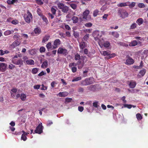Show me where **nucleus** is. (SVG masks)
<instances>
[{
    "instance_id": "obj_22",
    "label": "nucleus",
    "mask_w": 148,
    "mask_h": 148,
    "mask_svg": "<svg viewBox=\"0 0 148 148\" xmlns=\"http://www.w3.org/2000/svg\"><path fill=\"white\" fill-rule=\"evenodd\" d=\"M143 22V20L142 18H139L136 21V23L139 25L142 24Z\"/></svg>"
},
{
    "instance_id": "obj_5",
    "label": "nucleus",
    "mask_w": 148,
    "mask_h": 148,
    "mask_svg": "<svg viewBox=\"0 0 148 148\" xmlns=\"http://www.w3.org/2000/svg\"><path fill=\"white\" fill-rule=\"evenodd\" d=\"M89 11L88 10H86L83 13V18L86 20H89L91 18L90 15H89Z\"/></svg>"
},
{
    "instance_id": "obj_36",
    "label": "nucleus",
    "mask_w": 148,
    "mask_h": 148,
    "mask_svg": "<svg viewBox=\"0 0 148 148\" xmlns=\"http://www.w3.org/2000/svg\"><path fill=\"white\" fill-rule=\"evenodd\" d=\"M38 71V69L35 68L32 69V73L33 74H36L37 73Z\"/></svg>"
},
{
    "instance_id": "obj_44",
    "label": "nucleus",
    "mask_w": 148,
    "mask_h": 148,
    "mask_svg": "<svg viewBox=\"0 0 148 148\" xmlns=\"http://www.w3.org/2000/svg\"><path fill=\"white\" fill-rule=\"evenodd\" d=\"M29 54L31 55H34L36 53V52L35 49H32L29 51Z\"/></svg>"
},
{
    "instance_id": "obj_9",
    "label": "nucleus",
    "mask_w": 148,
    "mask_h": 148,
    "mask_svg": "<svg viewBox=\"0 0 148 148\" xmlns=\"http://www.w3.org/2000/svg\"><path fill=\"white\" fill-rule=\"evenodd\" d=\"M7 66V64L6 63L0 62V71L4 72L6 70Z\"/></svg>"
},
{
    "instance_id": "obj_60",
    "label": "nucleus",
    "mask_w": 148,
    "mask_h": 148,
    "mask_svg": "<svg viewBox=\"0 0 148 148\" xmlns=\"http://www.w3.org/2000/svg\"><path fill=\"white\" fill-rule=\"evenodd\" d=\"M72 99L71 98H67L65 99L66 102L69 103L71 101Z\"/></svg>"
},
{
    "instance_id": "obj_20",
    "label": "nucleus",
    "mask_w": 148,
    "mask_h": 148,
    "mask_svg": "<svg viewBox=\"0 0 148 148\" xmlns=\"http://www.w3.org/2000/svg\"><path fill=\"white\" fill-rule=\"evenodd\" d=\"M130 88H132L135 87L136 85V82L135 81H131L129 84Z\"/></svg>"
},
{
    "instance_id": "obj_21",
    "label": "nucleus",
    "mask_w": 148,
    "mask_h": 148,
    "mask_svg": "<svg viewBox=\"0 0 148 148\" xmlns=\"http://www.w3.org/2000/svg\"><path fill=\"white\" fill-rule=\"evenodd\" d=\"M48 65V61L46 60L44 61L41 65V67L42 68H46L47 67Z\"/></svg>"
},
{
    "instance_id": "obj_29",
    "label": "nucleus",
    "mask_w": 148,
    "mask_h": 148,
    "mask_svg": "<svg viewBox=\"0 0 148 148\" xmlns=\"http://www.w3.org/2000/svg\"><path fill=\"white\" fill-rule=\"evenodd\" d=\"M136 117L138 121L141 120L143 118L142 116L140 113H137L136 115Z\"/></svg>"
},
{
    "instance_id": "obj_38",
    "label": "nucleus",
    "mask_w": 148,
    "mask_h": 148,
    "mask_svg": "<svg viewBox=\"0 0 148 148\" xmlns=\"http://www.w3.org/2000/svg\"><path fill=\"white\" fill-rule=\"evenodd\" d=\"M110 52L108 50L104 51L103 52V54L104 56H109V55H110Z\"/></svg>"
},
{
    "instance_id": "obj_63",
    "label": "nucleus",
    "mask_w": 148,
    "mask_h": 148,
    "mask_svg": "<svg viewBox=\"0 0 148 148\" xmlns=\"http://www.w3.org/2000/svg\"><path fill=\"white\" fill-rule=\"evenodd\" d=\"M89 34H86L83 38L84 40H86L89 37Z\"/></svg>"
},
{
    "instance_id": "obj_25",
    "label": "nucleus",
    "mask_w": 148,
    "mask_h": 148,
    "mask_svg": "<svg viewBox=\"0 0 148 148\" xmlns=\"http://www.w3.org/2000/svg\"><path fill=\"white\" fill-rule=\"evenodd\" d=\"M20 44V42L17 40L15 41L12 44V46H13L14 47H15L19 45Z\"/></svg>"
},
{
    "instance_id": "obj_31",
    "label": "nucleus",
    "mask_w": 148,
    "mask_h": 148,
    "mask_svg": "<svg viewBox=\"0 0 148 148\" xmlns=\"http://www.w3.org/2000/svg\"><path fill=\"white\" fill-rule=\"evenodd\" d=\"M73 23H76L78 21V18L76 16H73L72 18Z\"/></svg>"
},
{
    "instance_id": "obj_48",
    "label": "nucleus",
    "mask_w": 148,
    "mask_h": 148,
    "mask_svg": "<svg viewBox=\"0 0 148 148\" xmlns=\"http://www.w3.org/2000/svg\"><path fill=\"white\" fill-rule=\"evenodd\" d=\"M70 5L71 7L73 9H75L77 7V5L76 4L72 3L70 4Z\"/></svg>"
},
{
    "instance_id": "obj_12",
    "label": "nucleus",
    "mask_w": 148,
    "mask_h": 148,
    "mask_svg": "<svg viewBox=\"0 0 148 148\" xmlns=\"http://www.w3.org/2000/svg\"><path fill=\"white\" fill-rule=\"evenodd\" d=\"M86 43L85 42L82 41L79 43V47L81 49L83 50L86 46Z\"/></svg>"
},
{
    "instance_id": "obj_17",
    "label": "nucleus",
    "mask_w": 148,
    "mask_h": 148,
    "mask_svg": "<svg viewBox=\"0 0 148 148\" xmlns=\"http://www.w3.org/2000/svg\"><path fill=\"white\" fill-rule=\"evenodd\" d=\"M138 44V42L136 40L132 41L129 44V46L130 47H134Z\"/></svg>"
},
{
    "instance_id": "obj_58",
    "label": "nucleus",
    "mask_w": 148,
    "mask_h": 148,
    "mask_svg": "<svg viewBox=\"0 0 148 148\" xmlns=\"http://www.w3.org/2000/svg\"><path fill=\"white\" fill-rule=\"evenodd\" d=\"M40 86V85L39 84H37L34 86V88L35 89H39Z\"/></svg>"
},
{
    "instance_id": "obj_53",
    "label": "nucleus",
    "mask_w": 148,
    "mask_h": 148,
    "mask_svg": "<svg viewBox=\"0 0 148 148\" xmlns=\"http://www.w3.org/2000/svg\"><path fill=\"white\" fill-rule=\"evenodd\" d=\"M78 91L79 92L82 93L84 92V89L82 87H79Z\"/></svg>"
},
{
    "instance_id": "obj_42",
    "label": "nucleus",
    "mask_w": 148,
    "mask_h": 148,
    "mask_svg": "<svg viewBox=\"0 0 148 148\" xmlns=\"http://www.w3.org/2000/svg\"><path fill=\"white\" fill-rule=\"evenodd\" d=\"M36 2L38 5H41L43 4V1L41 0H36Z\"/></svg>"
},
{
    "instance_id": "obj_26",
    "label": "nucleus",
    "mask_w": 148,
    "mask_h": 148,
    "mask_svg": "<svg viewBox=\"0 0 148 148\" xmlns=\"http://www.w3.org/2000/svg\"><path fill=\"white\" fill-rule=\"evenodd\" d=\"M128 6H129V8H133L136 5V3L134 2H132L130 3V2L128 1Z\"/></svg>"
},
{
    "instance_id": "obj_49",
    "label": "nucleus",
    "mask_w": 148,
    "mask_h": 148,
    "mask_svg": "<svg viewBox=\"0 0 148 148\" xmlns=\"http://www.w3.org/2000/svg\"><path fill=\"white\" fill-rule=\"evenodd\" d=\"M27 139V137L25 134H22L21 136V139L23 140L24 141L26 140Z\"/></svg>"
},
{
    "instance_id": "obj_61",
    "label": "nucleus",
    "mask_w": 148,
    "mask_h": 148,
    "mask_svg": "<svg viewBox=\"0 0 148 148\" xmlns=\"http://www.w3.org/2000/svg\"><path fill=\"white\" fill-rule=\"evenodd\" d=\"M78 110L80 112H82L84 110V107L82 106H78Z\"/></svg>"
},
{
    "instance_id": "obj_14",
    "label": "nucleus",
    "mask_w": 148,
    "mask_h": 148,
    "mask_svg": "<svg viewBox=\"0 0 148 148\" xmlns=\"http://www.w3.org/2000/svg\"><path fill=\"white\" fill-rule=\"evenodd\" d=\"M34 32L36 34L39 35L41 33V30L40 27H37L34 29Z\"/></svg>"
},
{
    "instance_id": "obj_57",
    "label": "nucleus",
    "mask_w": 148,
    "mask_h": 148,
    "mask_svg": "<svg viewBox=\"0 0 148 148\" xmlns=\"http://www.w3.org/2000/svg\"><path fill=\"white\" fill-rule=\"evenodd\" d=\"M15 67V66L13 64H10L8 66V68L10 69H12Z\"/></svg>"
},
{
    "instance_id": "obj_15",
    "label": "nucleus",
    "mask_w": 148,
    "mask_h": 148,
    "mask_svg": "<svg viewBox=\"0 0 148 148\" xmlns=\"http://www.w3.org/2000/svg\"><path fill=\"white\" fill-rule=\"evenodd\" d=\"M68 92H60L58 94V95L60 97H65L68 95Z\"/></svg>"
},
{
    "instance_id": "obj_3",
    "label": "nucleus",
    "mask_w": 148,
    "mask_h": 148,
    "mask_svg": "<svg viewBox=\"0 0 148 148\" xmlns=\"http://www.w3.org/2000/svg\"><path fill=\"white\" fill-rule=\"evenodd\" d=\"M43 127L42 126V123H40L36 127V129L34 130V133H37L40 134L43 132Z\"/></svg>"
},
{
    "instance_id": "obj_47",
    "label": "nucleus",
    "mask_w": 148,
    "mask_h": 148,
    "mask_svg": "<svg viewBox=\"0 0 148 148\" xmlns=\"http://www.w3.org/2000/svg\"><path fill=\"white\" fill-rule=\"evenodd\" d=\"M99 12V11L98 10H97V9L95 10L93 12V16L95 17L97 16V14H98V13Z\"/></svg>"
},
{
    "instance_id": "obj_28",
    "label": "nucleus",
    "mask_w": 148,
    "mask_h": 148,
    "mask_svg": "<svg viewBox=\"0 0 148 148\" xmlns=\"http://www.w3.org/2000/svg\"><path fill=\"white\" fill-rule=\"evenodd\" d=\"M41 18L43 20V21L46 24H48L49 22L47 18V17L43 15L41 17Z\"/></svg>"
},
{
    "instance_id": "obj_10",
    "label": "nucleus",
    "mask_w": 148,
    "mask_h": 148,
    "mask_svg": "<svg viewBox=\"0 0 148 148\" xmlns=\"http://www.w3.org/2000/svg\"><path fill=\"white\" fill-rule=\"evenodd\" d=\"M134 63V60L130 57H129L127 59L125 64L127 65H129L133 64Z\"/></svg>"
},
{
    "instance_id": "obj_50",
    "label": "nucleus",
    "mask_w": 148,
    "mask_h": 148,
    "mask_svg": "<svg viewBox=\"0 0 148 148\" xmlns=\"http://www.w3.org/2000/svg\"><path fill=\"white\" fill-rule=\"evenodd\" d=\"M51 11L53 14H55L56 11V10L53 7H52L51 9Z\"/></svg>"
},
{
    "instance_id": "obj_43",
    "label": "nucleus",
    "mask_w": 148,
    "mask_h": 148,
    "mask_svg": "<svg viewBox=\"0 0 148 148\" xmlns=\"http://www.w3.org/2000/svg\"><path fill=\"white\" fill-rule=\"evenodd\" d=\"M145 73L146 71L145 69H144L140 71L139 72V73L143 77L145 74Z\"/></svg>"
},
{
    "instance_id": "obj_41",
    "label": "nucleus",
    "mask_w": 148,
    "mask_h": 148,
    "mask_svg": "<svg viewBox=\"0 0 148 148\" xmlns=\"http://www.w3.org/2000/svg\"><path fill=\"white\" fill-rule=\"evenodd\" d=\"M110 45V43L108 41H106L103 44V46L105 47H108Z\"/></svg>"
},
{
    "instance_id": "obj_7",
    "label": "nucleus",
    "mask_w": 148,
    "mask_h": 148,
    "mask_svg": "<svg viewBox=\"0 0 148 148\" xmlns=\"http://www.w3.org/2000/svg\"><path fill=\"white\" fill-rule=\"evenodd\" d=\"M74 66H76V63L74 62L71 63L69 64V66L71 69L72 72L73 73L76 72L77 70V67Z\"/></svg>"
},
{
    "instance_id": "obj_46",
    "label": "nucleus",
    "mask_w": 148,
    "mask_h": 148,
    "mask_svg": "<svg viewBox=\"0 0 148 148\" xmlns=\"http://www.w3.org/2000/svg\"><path fill=\"white\" fill-rule=\"evenodd\" d=\"M73 34L75 38H77L79 36V34L77 33V32H76L75 31H73Z\"/></svg>"
},
{
    "instance_id": "obj_27",
    "label": "nucleus",
    "mask_w": 148,
    "mask_h": 148,
    "mask_svg": "<svg viewBox=\"0 0 148 148\" xmlns=\"http://www.w3.org/2000/svg\"><path fill=\"white\" fill-rule=\"evenodd\" d=\"M26 63L27 64L29 65H34V62L32 60H28L26 61Z\"/></svg>"
},
{
    "instance_id": "obj_30",
    "label": "nucleus",
    "mask_w": 148,
    "mask_h": 148,
    "mask_svg": "<svg viewBox=\"0 0 148 148\" xmlns=\"http://www.w3.org/2000/svg\"><path fill=\"white\" fill-rule=\"evenodd\" d=\"M75 59L76 61H80V60L81 59L80 56L78 53H77L75 55Z\"/></svg>"
},
{
    "instance_id": "obj_32",
    "label": "nucleus",
    "mask_w": 148,
    "mask_h": 148,
    "mask_svg": "<svg viewBox=\"0 0 148 148\" xmlns=\"http://www.w3.org/2000/svg\"><path fill=\"white\" fill-rule=\"evenodd\" d=\"M136 27L137 24L136 23H134L131 25L130 29H134L136 28Z\"/></svg>"
},
{
    "instance_id": "obj_24",
    "label": "nucleus",
    "mask_w": 148,
    "mask_h": 148,
    "mask_svg": "<svg viewBox=\"0 0 148 148\" xmlns=\"http://www.w3.org/2000/svg\"><path fill=\"white\" fill-rule=\"evenodd\" d=\"M93 36H95L101 38V35L100 34V32L98 31H95L93 34Z\"/></svg>"
},
{
    "instance_id": "obj_18",
    "label": "nucleus",
    "mask_w": 148,
    "mask_h": 148,
    "mask_svg": "<svg viewBox=\"0 0 148 148\" xmlns=\"http://www.w3.org/2000/svg\"><path fill=\"white\" fill-rule=\"evenodd\" d=\"M76 65H78V68L79 69H81L84 66V64L82 63L81 61H78L76 64Z\"/></svg>"
},
{
    "instance_id": "obj_64",
    "label": "nucleus",
    "mask_w": 148,
    "mask_h": 148,
    "mask_svg": "<svg viewBox=\"0 0 148 148\" xmlns=\"http://www.w3.org/2000/svg\"><path fill=\"white\" fill-rule=\"evenodd\" d=\"M12 23L13 24L16 25L18 23V22L17 20H13L12 21Z\"/></svg>"
},
{
    "instance_id": "obj_59",
    "label": "nucleus",
    "mask_w": 148,
    "mask_h": 148,
    "mask_svg": "<svg viewBox=\"0 0 148 148\" xmlns=\"http://www.w3.org/2000/svg\"><path fill=\"white\" fill-rule=\"evenodd\" d=\"M107 9V7L106 5H103L102 6V7L101 8V10H103V11L106 10Z\"/></svg>"
},
{
    "instance_id": "obj_1",
    "label": "nucleus",
    "mask_w": 148,
    "mask_h": 148,
    "mask_svg": "<svg viewBox=\"0 0 148 148\" xmlns=\"http://www.w3.org/2000/svg\"><path fill=\"white\" fill-rule=\"evenodd\" d=\"M24 17L25 22L29 23L32 21L33 16L29 10H27V13L24 14Z\"/></svg>"
},
{
    "instance_id": "obj_35",
    "label": "nucleus",
    "mask_w": 148,
    "mask_h": 148,
    "mask_svg": "<svg viewBox=\"0 0 148 148\" xmlns=\"http://www.w3.org/2000/svg\"><path fill=\"white\" fill-rule=\"evenodd\" d=\"M21 99L23 101H24L26 99V95L23 94L22 93L20 96Z\"/></svg>"
},
{
    "instance_id": "obj_37",
    "label": "nucleus",
    "mask_w": 148,
    "mask_h": 148,
    "mask_svg": "<svg viewBox=\"0 0 148 148\" xmlns=\"http://www.w3.org/2000/svg\"><path fill=\"white\" fill-rule=\"evenodd\" d=\"M12 34V31L10 30H8L4 32V34L5 36H8Z\"/></svg>"
},
{
    "instance_id": "obj_40",
    "label": "nucleus",
    "mask_w": 148,
    "mask_h": 148,
    "mask_svg": "<svg viewBox=\"0 0 148 148\" xmlns=\"http://www.w3.org/2000/svg\"><path fill=\"white\" fill-rule=\"evenodd\" d=\"M46 47L48 50L51 49L52 48V45L51 43L50 42H49L46 45Z\"/></svg>"
},
{
    "instance_id": "obj_11",
    "label": "nucleus",
    "mask_w": 148,
    "mask_h": 148,
    "mask_svg": "<svg viewBox=\"0 0 148 148\" xmlns=\"http://www.w3.org/2000/svg\"><path fill=\"white\" fill-rule=\"evenodd\" d=\"M60 41L59 39H56L54 42L53 48L54 49L56 48L60 44Z\"/></svg>"
},
{
    "instance_id": "obj_51",
    "label": "nucleus",
    "mask_w": 148,
    "mask_h": 148,
    "mask_svg": "<svg viewBox=\"0 0 148 148\" xmlns=\"http://www.w3.org/2000/svg\"><path fill=\"white\" fill-rule=\"evenodd\" d=\"M92 24L91 23H86L85 26L87 27H90L92 26Z\"/></svg>"
},
{
    "instance_id": "obj_62",
    "label": "nucleus",
    "mask_w": 148,
    "mask_h": 148,
    "mask_svg": "<svg viewBox=\"0 0 148 148\" xmlns=\"http://www.w3.org/2000/svg\"><path fill=\"white\" fill-rule=\"evenodd\" d=\"M115 54L114 53H112L110 54V55L108 57V58H113L115 57Z\"/></svg>"
},
{
    "instance_id": "obj_19",
    "label": "nucleus",
    "mask_w": 148,
    "mask_h": 148,
    "mask_svg": "<svg viewBox=\"0 0 148 148\" xmlns=\"http://www.w3.org/2000/svg\"><path fill=\"white\" fill-rule=\"evenodd\" d=\"M50 36L49 35H47L45 36L43 38L42 42L45 43L49 39Z\"/></svg>"
},
{
    "instance_id": "obj_56",
    "label": "nucleus",
    "mask_w": 148,
    "mask_h": 148,
    "mask_svg": "<svg viewBox=\"0 0 148 148\" xmlns=\"http://www.w3.org/2000/svg\"><path fill=\"white\" fill-rule=\"evenodd\" d=\"M42 87L41 88V90H46L47 89V88L46 86H45L43 84H42L41 85Z\"/></svg>"
},
{
    "instance_id": "obj_34",
    "label": "nucleus",
    "mask_w": 148,
    "mask_h": 148,
    "mask_svg": "<svg viewBox=\"0 0 148 148\" xmlns=\"http://www.w3.org/2000/svg\"><path fill=\"white\" fill-rule=\"evenodd\" d=\"M132 106L131 105L125 104H123V106L122 107V108H127L129 109H130L132 108Z\"/></svg>"
},
{
    "instance_id": "obj_23",
    "label": "nucleus",
    "mask_w": 148,
    "mask_h": 148,
    "mask_svg": "<svg viewBox=\"0 0 148 148\" xmlns=\"http://www.w3.org/2000/svg\"><path fill=\"white\" fill-rule=\"evenodd\" d=\"M93 79V78H89L86 79V80L87 82L88 85H89L92 84L93 82L92 81V79Z\"/></svg>"
},
{
    "instance_id": "obj_16",
    "label": "nucleus",
    "mask_w": 148,
    "mask_h": 148,
    "mask_svg": "<svg viewBox=\"0 0 148 148\" xmlns=\"http://www.w3.org/2000/svg\"><path fill=\"white\" fill-rule=\"evenodd\" d=\"M128 1L125 2L120 3L117 4V6L118 7H121L128 6Z\"/></svg>"
},
{
    "instance_id": "obj_54",
    "label": "nucleus",
    "mask_w": 148,
    "mask_h": 148,
    "mask_svg": "<svg viewBox=\"0 0 148 148\" xmlns=\"http://www.w3.org/2000/svg\"><path fill=\"white\" fill-rule=\"evenodd\" d=\"M98 102L96 101L94 102L93 103V106L96 108H97L99 106L98 105Z\"/></svg>"
},
{
    "instance_id": "obj_33",
    "label": "nucleus",
    "mask_w": 148,
    "mask_h": 148,
    "mask_svg": "<svg viewBox=\"0 0 148 148\" xmlns=\"http://www.w3.org/2000/svg\"><path fill=\"white\" fill-rule=\"evenodd\" d=\"M82 79V77H74L72 80V82H75L78 81Z\"/></svg>"
},
{
    "instance_id": "obj_45",
    "label": "nucleus",
    "mask_w": 148,
    "mask_h": 148,
    "mask_svg": "<svg viewBox=\"0 0 148 148\" xmlns=\"http://www.w3.org/2000/svg\"><path fill=\"white\" fill-rule=\"evenodd\" d=\"M138 6L140 8H144L145 7V4L143 3H139L138 5Z\"/></svg>"
},
{
    "instance_id": "obj_13",
    "label": "nucleus",
    "mask_w": 148,
    "mask_h": 148,
    "mask_svg": "<svg viewBox=\"0 0 148 148\" xmlns=\"http://www.w3.org/2000/svg\"><path fill=\"white\" fill-rule=\"evenodd\" d=\"M109 35H111L116 38H118L119 36V34L116 32H110L109 33Z\"/></svg>"
},
{
    "instance_id": "obj_52",
    "label": "nucleus",
    "mask_w": 148,
    "mask_h": 148,
    "mask_svg": "<svg viewBox=\"0 0 148 148\" xmlns=\"http://www.w3.org/2000/svg\"><path fill=\"white\" fill-rule=\"evenodd\" d=\"M45 51V48L43 47H41L40 49V53L44 52Z\"/></svg>"
},
{
    "instance_id": "obj_6",
    "label": "nucleus",
    "mask_w": 148,
    "mask_h": 148,
    "mask_svg": "<svg viewBox=\"0 0 148 148\" xmlns=\"http://www.w3.org/2000/svg\"><path fill=\"white\" fill-rule=\"evenodd\" d=\"M58 53L62 54L64 56H66L68 54V52L66 49L64 48L59 47L57 51Z\"/></svg>"
},
{
    "instance_id": "obj_2",
    "label": "nucleus",
    "mask_w": 148,
    "mask_h": 148,
    "mask_svg": "<svg viewBox=\"0 0 148 148\" xmlns=\"http://www.w3.org/2000/svg\"><path fill=\"white\" fill-rule=\"evenodd\" d=\"M58 8L61 10L62 11L65 13H67L69 11V8L65 5L62 3H59L58 4Z\"/></svg>"
},
{
    "instance_id": "obj_55",
    "label": "nucleus",
    "mask_w": 148,
    "mask_h": 148,
    "mask_svg": "<svg viewBox=\"0 0 148 148\" xmlns=\"http://www.w3.org/2000/svg\"><path fill=\"white\" fill-rule=\"evenodd\" d=\"M93 36L95 40L97 42H99V43H100L99 38H100L98 37H97L95 36Z\"/></svg>"
},
{
    "instance_id": "obj_8",
    "label": "nucleus",
    "mask_w": 148,
    "mask_h": 148,
    "mask_svg": "<svg viewBox=\"0 0 148 148\" xmlns=\"http://www.w3.org/2000/svg\"><path fill=\"white\" fill-rule=\"evenodd\" d=\"M12 62L13 64L17 65H22L23 64V61L21 59H20L18 60L15 59L12 61ZM21 65L19 66V67H20Z\"/></svg>"
},
{
    "instance_id": "obj_4",
    "label": "nucleus",
    "mask_w": 148,
    "mask_h": 148,
    "mask_svg": "<svg viewBox=\"0 0 148 148\" xmlns=\"http://www.w3.org/2000/svg\"><path fill=\"white\" fill-rule=\"evenodd\" d=\"M119 15L123 18H125L128 17L129 14L125 10L120 9L118 11Z\"/></svg>"
},
{
    "instance_id": "obj_39",
    "label": "nucleus",
    "mask_w": 148,
    "mask_h": 148,
    "mask_svg": "<svg viewBox=\"0 0 148 148\" xmlns=\"http://www.w3.org/2000/svg\"><path fill=\"white\" fill-rule=\"evenodd\" d=\"M81 84L83 86L88 85L86 79L84 80H82L81 82Z\"/></svg>"
}]
</instances>
